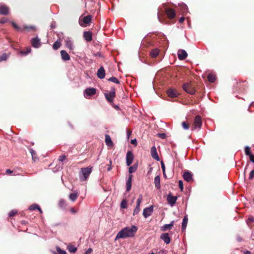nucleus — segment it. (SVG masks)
Masks as SVG:
<instances>
[{"label": "nucleus", "mask_w": 254, "mask_h": 254, "mask_svg": "<svg viewBox=\"0 0 254 254\" xmlns=\"http://www.w3.org/2000/svg\"><path fill=\"white\" fill-rule=\"evenodd\" d=\"M137 230V227L134 226H132L131 227H128L125 228L118 233L116 239L132 237L134 235V234L136 232Z\"/></svg>", "instance_id": "f257e3e1"}, {"label": "nucleus", "mask_w": 254, "mask_h": 254, "mask_svg": "<svg viewBox=\"0 0 254 254\" xmlns=\"http://www.w3.org/2000/svg\"><path fill=\"white\" fill-rule=\"evenodd\" d=\"M104 95L106 100L111 104L113 107L116 109H119L118 106H113V101L116 97V90L114 87H112L111 91L109 93H104Z\"/></svg>", "instance_id": "f03ea898"}, {"label": "nucleus", "mask_w": 254, "mask_h": 254, "mask_svg": "<svg viewBox=\"0 0 254 254\" xmlns=\"http://www.w3.org/2000/svg\"><path fill=\"white\" fill-rule=\"evenodd\" d=\"M92 169V167L81 168L79 173L80 180L82 182L86 181L91 174Z\"/></svg>", "instance_id": "7ed1b4c3"}, {"label": "nucleus", "mask_w": 254, "mask_h": 254, "mask_svg": "<svg viewBox=\"0 0 254 254\" xmlns=\"http://www.w3.org/2000/svg\"><path fill=\"white\" fill-rule=\"evenodd\" d=\"M92 19V16L91 15L84 16L82 14L79 18V24L82 27H86L90 24Z\"/></svg>", "instance_id": "20e7f679"}, {"label": "nucleus", "mask_w": 254, "mask_h": 254, "mask_svg": "<svg viewBox=\"0 0 254 254\" xmlns=\"http://www.w3.org/2000/svg\"><path fill=\"white\" fill-rule=\"evenodd\" d=\"M183 89L187 93L193 95L195 93V89L192 83L190 82L185 83L183 85Z\"/></svg>", "instance_id": "39448f33"}, {"label": "nucleus", "mask_w": 254, "mask_h": 254, "mask_svg": "<svg viewBox=\"0 0 254 254\" xmlns=\"http://www.w3.org/2000/svg\"><path fill=\"white\" fill-rule=\"evenodd\" d=\"M96 92V89L95 88H88L84 90V96L86 98H89L90 96L95 94Z\"/></svg>", "instance_id": "423d86ee"}, {"label": "nucleus", "mask_w": 254, "mask_h": 254, "mask_svg": "<svg viewBox=\"0 0 254 254\" xmlns=\"http://www.w3.org/2000/svg\"><path fill=\"white\" fill-rule=\"evenodd\" d=\"M202 126V121L200 116H196L194 118V123L193 124L192 129L196 128H200Z\"/></svg>", "instance_id": "0eeeda50"}, {"label": "nucleus", "mask_w": 254, "mask_h": 254, "mask_svg": "<svg viewBox=\"0 0 254 254\" xmlns=\"http://www.w3.org/2000/svg\"><path fill=\"white\" fill-rule=\"evenodd\" d=\"M167 94L169 97L171 98H175L179 96V93L178 91L174 89L169 88L167 91Z\"/></svg>", "instance_id": "6e6552de"}, {"label": "nucleus", "mask_w": 254, "mask_h": 254, "mask_svg": "<svg viewBox=\"0 0 254 254\" xmlns=\"http://www.w3.org/2000/svg\"><path fill=\"white\" fill-rule=\"evenodd\" d=\"M134 157L132 153L130 151H128L126 155V163L127 166L130 165L133 160Z\"/></svg>", "instance_id": "1a4fd4ad"}, {"label": "nucleus", "mask_w": 254, "mask_h": 254, "mask_svg": "<svg viewBox=\"0 0 254 254\" xmlns=\"http://www.w3.org/2000/svg\"><path fill=\"white\" fill-rule=\"evenodd\" d=\"M183 178L185 181L190 182L193 180L192 174L188 170H185L183 174Z\"/></svg>", "instance_id": "9d476101"}, {"label": "nucleus", "mask_w": 254, "mask_h": 254, "mask_svg": "<svg viewBox=\"0 0 254 254\" xmlns=\"http://www.w3.org/2000/svg\"><path fill=\"white\" fill-rule=\"evenodd\" d=\"M167 200L168 202L171 206H173L176 203V200H177V197L173 196L171 193L168 194L167 197Z\"/></svg>", "instance_id": "9b49d317"}, {"label": "nucleus", "mask_w": 254, "mask_h": 254, "mask_svg": "<svg viewBox=\"0 0 254 254\" xmlns=\"http://www.w3.org/2000/svg\"><path fill=\"white\" fill-rule=\"evenodd\" d=\"M165 13L167 14V17L170 19H173L176 16V12L175 10L171 8H166Z\"/></svg>", "instance_id": "f8f14e48"}, {"label": "nucleus", "mask_w": 254, "mask_h": 254, "mask_svg": "<svg viewBox=\"0 0 254 254\" xmlns=\"http://www.w3.org/2000/svg\"><path fill=\"white\" fill-rule=\"evenodd\" d=\"M178 56L180 60H184L188 57V54L185 50L180 49L178 52Z\"/></svg>", "instance_id": "ddd939ff"}, {"label": "nucleus", "mask_w": 254, "mask_h": 254, "mask_svg": "<svg viewBox=\"0 0 254 254\" xmlns=\"http://www.w3.org/2000/svg\"><path fill=\"white\" fill-rule=\"evenodd\" d=\"M83 36L87 42H91L92 40L93 34L90 31H86L83 32Z\"/></svg>", "instance_id": "4468645a"}, {"label": "nucleus", "mask_w": 254, "mask_h": 254, "mask_svg": "<svg viewBox=\"0 0 254 254\" xmlns=\"http://www.w3.org/2000/svg\"><path fill=\"white\" fill-rule=\"evenodd\" d=\"M153 211V206H151L149 207H146L144 209L143 212V215L145 218H147V217L151 215V213Z\"/></svg>", "instance_id": "2eb2a0df"}, {"label": "nucleus", "mask_w": 254, "mask_h": 254, "mask_svg": "<svg viewBox=\"0 0 254 254\" xmlns=\"http://www.w3.org/2000/svg\"><path fill=\"white\" fill-rule=\"evenodd\" d=\"M9 8L6 5H0V14L7 15L9 13Z\"/></svg>", "instance_id": "dca6fc26"}, {"label": "nucleus", "mask_w": 254, "mask_h": 254, "mask_svg": "<svg viewBox=\"0 0 254 254\" xmlns=\"http://www.w3.org/2000/svg\"><path fill=\"white\" fill-rule=\"evenodd\" d=\"M160 239L163 240L166 244H169L170 243L171 238L167 233H162L160 236Z\"/></svg>", "instance_id": "f3484780"}, {"label": "nucleus", "mask_w": 254, "mask_h": 254, "mask_svg": "<svg viewBox=\"0 0 254 254\" xmlns=\"http://www.w3.org/2000/svg\"><path fill=\"white\" fill-rule=\"evenodd\" d=\"M151 154L153 158L156 160L157 161L159 160V156L158 155L156 151V148H155V146H153L151 148Z\"/></svg>", "instance_id": "a211bd4d"}, {"label": "nucleus", "mask_w": 254, "mask_h": 254, "mask_svg": "<svg viewBox=\"0 0 254 254\" xmlns=\"http://www.w3.org/2000/svg\"><path fill=\"white\" fill-rule=\"evenodd\" d=\"M31 44L34 48H39L41 46L40 40L37 37L33 38L31 40Z\"/></svg>", "instance_id": "6ab92c4d"}, {"label": "nucleus", "mask_w": 254, "mask_h": 254, "mask_svg": "<svg viewBox=\"0 0 254 254\" xmlns=\"http://www.w3.org/2000/svg\"><path fill=\"white\" fill-rule=\"evenodd\" d=\"M97 76L100 79H103L105 76V70L103 66H101L98 70Z\"/></svg>", "instance_id": "aec40b11"}, {"label": "nucleus", "mask_w": 254, "mask_h": 254, "mask_svg": "<svg viewBox=\"0 0 254 254\" xmlns=\"http://www.w3.org/2000/svg\"><path fill=\"white\" fill-rule=\"evenodd\" d=\"M61 55L62 60L64 61H69L70 59L69 55L65 50H62L61 51Z\"/></svg>", "instance_id": "412c9836"}, {"label": "nucleus", "mask_w": 254, "mask_h": 254, "mask_svg": "<svg viewBox=\"0 0 254 254\" xmlns=\"http://www.w3.org/2000/svg\"><path fill=\"white\" fill-rule=\"evenodd\" d=\"M181 12L183 14L187 13L188 11V8L187 5L184 3H181L179 4Z\"/></svg>", "instance_id": "4be33fe9"}, {"label": "nucleus", "mask_w": 254, "mask_h": 254, "mask_svg": "<svg viewBox=\"0 0 254 254\" xmlns=\"http://www.w3.org/2000/svg\"><path fill=\"white\" fill-rule=\"evenodd\" d=\"M174 222L172 221L169 224H165L161 228V230L162 231H166L167 230L172 229L174 226Z\"/></svg>", "instance_id": "5701e85b"}, {"label": "nucleus", "mask_w": 254, "mask_h": 254, "mask_svg": "<svg viewBox=\"0 0 254 254\" xmlns=\"http://www.w3.org/2000/svg\"><path fill=\"white\" fill-rule=\"evenodd\" d=\"M132 175H130L128 176V179L126 182V191H129L131 188V181Z\"/></svg>", "instance_id": "b1692460"}, {"label": "nucleus", "mask_w": 254, "mask_h": 254, "mask_svg": "<svg viewBox=\"0 0 254 254\" xmlns=\"http://www.w3.org/2000/svg\"><path fill=\"white\" fill-rule=\"evenodd\" d=\"M105 143L108 146H113V143L112 141L110 136L109 134L105 135Z\"/></svg>", "instance_id": "393cba45"}, {"label": "nucleus", "mask_w": 254, "mask_h": 254, "mask_svg": "<svg viewBox=\"0 0 254 254\" xmlns=\"http://www.w3.org/2000/svg\"><path fill=\"white\" fill-rule=\"evenodd\" d=\"M188 216L187 215L185 216L183 219V222H182V230L183 231L186 230L187 225V223H188Z\"/></svg>", "instance_id": "a878e982"}, {"label": "nucleus", "mask_w": 254, "mask_h": 254, "mask_svg": "<svg viewBox=\"0 0 254 254\" xmlns=\"http://www.w3.org/2000/svg\"><path fill=\"white\" fill-rule=\"evenodd\" d=\"M154 184L157 189L160 188V178L159 176H156L154 178Z\"/></svg>", "instance_id": "bb28decb"}, {"label": "nucleus", "mask_w": 254, "mask_h": 254, "mask_svg": "<svg viewBox=\"0 0 254 254\" xmlns=\"http://www.w3.org/2000/svg\"><path fill=\"white\" fill-rule=\"evenodd\" d=\"M159 52L158 49H154L150 51V55L152 58H155L158 55Z\"/></svg>", "instance_id": "cd10ccee"}, {"label": "nucleus", "mask_w": 254, "mask_h": 254, "mask_svg": "<svg viewBox=\"0 0 254 254\" xmlns=\"http://www.w3.org/2000/svg\"><path fill=\"white\" fill-rule=\"evenodd\" d=\"M78 195L79 194L78 192L72 193L69 194V198L71 201H74L77 199Z\"/></svg>", "instance_id": "c85d7f7f"}, {"label": "nucleus", "mask_w": 254, "mask_h": 254, "mask_svg": "<svg viewBox=\"0 0 254 254\" xmlns=\"http://www.w3.org/2000/svg\"><path fill=\"white\" fill-rule=\"evenodd\" d=\"M65 46L70 50H72L73 49V44L70 40L67 39L65 41Z\"/></svg>", "instance_id": "c756f323"}, {"label": "nucleus", "mask_w": 254, "mask_h": 254, "mask_svg": "<svg viewBox=\"0 0 254 254\" xmlns=\"http://www.w3.org/2000/svg\"><path fill=\"white\" fill-rule=\"evenodd\" d=\"M11 24L13 28L17 31H22L23 30V28L19 26L15 22H11Z\"/></svg>", "instance_id": "7c9ffc66"}, {"label": "nucleus", "mask_w": 254, "mask_h": 254, "mask_svg": "<svg viewBox=\"0 0 254 254\" xmlns=\"http://www.w3.org/2000/svg\"><path fill=\"white\" fill-rule=\"evenodd\" d=\"M207 78L208 81L211 83H213L216 80V76L213 74H209Z\"/></svg>", "instance_id": "2f4dec72"}, {"label": "nucleus", "mask_w": 254, "mask_h": 254, "mask_svg": "<svg viewBox=\"0 0 254 254\" xmlns=\"http://www.w3.org/2000/svg\"><path fill=\"white\" fill-rule=\"evenodd\" d=\"M61 43L60 41L57 40V41H56L53 45V48L55 50H58L59 48H60V47H61Z\"/></svg>", "instance_id": "473e14b6"}, {"label": "nucleus", "mask_w": 254, "mask_h": 254, "mask_svg": "<svg viewBox=\"0 0 254 254\" xmlns=\"http://www.w3.org/2000/svg\"><path fill=\"white\" fill-rule=\"evenodd\" d=\"M31 51V49L30 47H27L25 50L21 51L20 53L22 55H26L27 54L29 53Z\"/></svg>", "instance_id": "72a5a7b5"}, {"label": "nucleus", "mask_w": 254, "mask_h": 254, "mask_svg": "<svg viewBox=\"0 0 254 254\" xmlns=\"http://www.w3.org/2000/svg\"><path fill=\"white\" fill-rule=\"evenodd\" d=\"M127 203L126 199H123L121 203V207L122 208H127Z\"/></svg>", "instance_id": "f704fd0d"}, {"label": "nucleus", "mask_w": 254, "mask_h": 254, "mask_svg": "<svg viewBox=\"0 0 254 254\" xmlns=\"http://www.w3.org/2000/svg\"><path fill=\"white\" fill-rule=\"evenodd\" d=\"M23 30H25L28 31L32 30L35 31V27L33 26H25L23 28Z\"/></svg>", "instance_id": "c9c22d12"}, {"label": "nucleus", "mask_w": 254, "mask_h": 254, "mask_svg": "<svg viewBox=\"0 0 254 254\" xmlns=\"http://www.w3.org/2000/svg\"><path fill=\"white\" fill-rule=\"evenodd\" d=\"M108 81L113 82L116 84H119L120 81L116 77H111L108 79Z\"/></svg>", "instance_id": "e433bc0d"}, {"label": "nucleus", "mask_w": 254, "mask_h": 254, "mask_svg": "<svg viewBox=\"0 0 254 254\" xmlns=\"http://www.w3.org/2000/svg\"><path fill=\"white\" fill-rule=\"evenodd\" d=\"M67 249L70 253H75L77 251V248L73 246H69Z\"/></svg>", "instance_id": "4c0bfd02"}, {"label": "nucleus", "mask_w": 254, "mask_h": 254, "mask_svg": "<svg viewBox=\"0 0 254 254\" xmlns=\"http://www.w3.org/2000/svg\"><path fill=\"white\" fill-rule=\"evenodd\" d=\"M183 127L185 129H188L190 127V124L187 122H183L182 124Z\"/></svg>", "instance_id": "58836bf2"}, {"label": "nucleus", "mask_w": 254, "mask_h": 254, "mask_svg": "<svg viewBox=\"0 0 254 254\" xmlns=\"http://www.w3.org/2000/svg\"><path fill=\"white\" fill-rule=\"evenodd\" d=\"M7 57L8 56L6 54H2L0 56V62L3 61H6L7 59Z\"/></svg>", "instance_id": "ea45409f"}, {"label": "nucleus", "mask_w": 254, "mask_h": 254, "mask_svg": "<svg viewBox=\"0 0 254 254\" xmlns=\"http://www.w3.org/2000/svg\"><path fill=\"white\" fill-rule=\"evenodd\" d=\"M245 152L246 155H247L250 156V155L252 154L251 151V148L248 146H246L245 148Z\"/></svg>", "instance_id": "a19ab883"}, {"label": "nucleus", "mask_w": 254, "mask_h": 254, "mask_svg": "<svg viewBox=\"0 0 254 254\" xmlns=\"http://www.w3.org/2000/svg\"><path fill=\"white\" fill-rule=\"evenodd\" d=\"M39 206L37 204H32L29 206V209L30 210H35L36 209H38V208H39Z\"/></svg>", "instance_id": "79ce46f5"}, {"label": "nucleus", "mask_w": 254, "mask_h": 254, "mask_svg": "<svg viewBox=\"0 0 254 254\" xmlns=\"http://www.w3.org/2000/svg\"><path fill=\"white\" fill-rule=\"evenodd\" d=\"M140 211V205H136L135 209H134L133 214L135 215L139 213Z\"/></svg>", "instance_id": "37998d69"}, {"label": "nucleus", "mask_w": 254, "mask_h": 254, "mask_svg": "<svg viewBox=\"0 0 254 254\" xmlns=\"http://www.w3.org/2000/svg\"><path fill=\"white\" fill-rule=\"evenodd\" d=\"M17 213V211L16 210H12L10 211L8 214V216L9 217H13L15 216Z\"/></svg>", "instance_id": "c03bdc74"}, {"label": "nucleus", "mask_w": 254, "mask_h": 254, "mask_svg": "<svg viewBox=\"0 0 254 254\" xmlns=\"http://www.w3.org/2000/svg\"><path fill=\"white\" fill-rule=\"evenodd\" d=\"M142 194H140L139 195V197L138 198H137V201H136V205H140V203L142 200Z\"/></svg>", "instance_id": "a18cd8bd"}, {"label": "nucleus", "mask_w": 254, "mask_h": 254, "mask_svg": "<svg viewBox=\"0 0 254 254\" xmlns=\"http://www.w3.org/2000/svg\"><path fill=\"white\" fill-rule=\"evenodd\" d=\"M57 251L58 253L60 254H66V252L65 251L62 250L60 248L57 247Z\"/></svg>", "instance_id": "49530a36"}, {"label": "nucleus", "mask_w": 254, "mask_h": 254, "mask_svg": "<svg viewBox=\"0 0 254 254\" xmlns=\"http://www.w3.org/2000/svg\"><path fill=\"white\" fill-rule=\"evenodd\" d=\"M158 137L162 138V139H165L166 137V135L165 133H157L156 135Z\"/></svg>", "instance_id": "de8ad7c7"}, {"label": "nucleus", "mask_w": 254, "mask_h": 254, "mask_svg": "<svg viewBox=\"0 0 254 254\" xmlns=\"http://www.w3.org/2000/svg\"><path fill=\"white\" fill-rule=\"evenodd\" d=\"M136 171V170L135 169V168L133 167H132V166H130L128 168V172L130 173V174H131V173H133L134 172H135V171Z\"/></svg>", "instance_id": "09e8293b"}, {"label": "nucleus", "mask_w": 254, "mask_h": 254, "mask_svg": "<svg viewBox=\"0 0 254 254\" xmlns=\"http://www.w3.org/2000/svg\"><path fill=\"white\" fill-rule=\"evenodd\" d=\"M66 156L65 155H62L60 156L58 160L61 162H63L64 160H65Z\"/></svg>", "instance_id": "8fccbe9b"}, {"label": "nucleus", "mask_w": 254, "mask_h": 254, "mask_svg": "<svg viewBox=\"0 0 254 254\" xmlns=\"http://www.w3.org/2000/svg\"><path fill=\"white\" fill-rule=\"evenodd\" d=\"M59 205L61 207H64L66 205L65 201L64 200H61L59 202Z\"/></svg>", "instance_id": "3c124183"}, {"label": "nucleus", "mask_w": 254, "mask_h": 254, "mask_svg": "<svg viewBox=\"0 0 254 254\" xmlns=\"http://www.w3.org/2000/svg\"><path fill=\"white\" fill-rule=\"evenodd\" d=\"M179 186L180 189L182 191L183 190L184 187H183V182L182 180L179 181Z\"/></svg>", "instance_id": "603ef678"}, {"label": "nucleus", "mask_w": 254, "mask_h": 254, "mask_svg": "<svg viewBox=\"0 0 254 254\" xmlns=\"http://www.w3.org/2000/svg\"><path fill=\"white\" fill-rule=\"evenodd\" d=\"M254 177V169L251 171L250 173L249 180H252Z\"/></svg>", "instance_id": "864d4df0"}, {"label": "nucleus", "mask_w": 254, "mask_h": 254, "mask_svg": "<svg viewBox=\"0 0 254 254\" xmlns=\"http://www.w3.org/2000/svg\"><path fill=\"white\" fill-rule=\"evenodd\" d=\"M161 168L163 172H165V166L163 161L161 162Z\"/></svg>", "instance_id": "5fc2aeb1"}, {"label": "nucleus", "mask_w": 254, "mask_h": 254, "mask_svg": "<svg viewBox=\"0 0 254 254\" xmlns=\"http://www.w3.org/2000/svg\"><path fill=\"white\" fill-rule=\"evenodd\" d=\"M249 156L250 161L254 163V155L252 154L251 155H250Z\"/></svg>", "instance_id": "6e6d98bb"}, {"label": "nucleus", "mask_w": 254, "mask_h": 254, "mask_svg": "<svg viewBox=\"0 0 254 254\" xmlns=\"http://www.w3.org/2000/svg\"><path fill=\"white\" fill-rule=\"evenodd\" d=\"M248 221L250 222H254V217L253 216H249L248 218Z\"/></svg>", "instance_id": "4d7b16f0"}, {"label": "nucleus", "mask_w": 254, "mask_h": 254, "mask_svg": "<svg viewBox=\"0 0 254 254\" xmlns=\"http://www.w3.org/2000/svg\"><path fill=\"white\" fill-rule=\"evenodd\" d=\"M70 211L73 214H75L77 212V210H75L73 207H71L70 208Z\"/></svg>", "instance_id": "13d9d810"}, {"label": "nucleus", "mask_w": 254, "mask_h": 254, "mask_svg": "<svg viewBox=\"0 0 254 254\" xmlns=\"http://www.w3.org/2000/svg\"><path fill=\"white\" fill-rule=\"evenodd\" d=\"M111 164H112V160L110 159V165H109V167L107 168V171H110V170H111V169L112 168V166H111Z\"/></svg>", "instance_id": "bf43d9fd"}, {"label": "nucleus", "mask_w": 254, "mask_h": 254, "mask_svg": "<svg viewBox=\"0 0 254 254\" xmlns=\"http://www.w3.org/2000/svg\"><path fill=\"white\" fill-rule=\"evenodd\" d=\"M131 143L132 144H134L135 145H137V141H136V139H132L131 140Z\"/></svg>", "instance_id": "052dcab7"}, {"label": "nucleus", "mask_w": 254, "mask_h": 254, "mask_svg": "<svg viewBox=\"0 0 254 254\" xmlns=\"http://www.w3.org/2000/svg\"><path fill=\"white\" fill-rule=\"evenodd\" d=\"M94 55L95 56H98V57H102L101 53H100V52H97L96 53L94 54Z\"/></svg>", "instance_id": "680f3d73"}, {"label": "nucleus", "mask_w": 254, "mask_h": 254, "mask_svg": "<svg viewBox=\"0 0 254 254\" xmlns=\"http://www.w3.org/2000/svg\"><path fill=\"white\" fill-rule=\"evenodd\" d=\"M185 18L184 17H181L179 19L180 23H183L184 21Z\"/></svg>", "instance_id": "e2e57ef3"}, {"label": "nucleus", "mask_w": 254, "mask_h": 254, "mask_svg": "<svg viewBox=\"0 0 254 254\" xmlns=\"http://www.w3.org/2000/svg\"><path fill=\"white\" fill-rule=\"evenodd\" d=\"M6 172L7 174H11V173H12L13 172V171H11L10 169H7L6 170Z\"/></svg>", "instance_id": "0e129e2a"}, {"label": "nucleus", "mask_w": 254, "mask_h": 254, "mask_svg": "<svg viewBox=\"0 0 254 254\" xmlns=\"http://www.w3.org/2000/svg\"><path fill=\"white\" fill-rule=\"evenodd\" d=\"M137 166H138L137 164H135L133 166H132V167H134L136 170H137Z\"/></svg>", "instance_id": "69168bd1"}, {"label": "nucleus", "mask_w": 254, "mask_h": 254, "mask_svg": "<svg viewBox=\"0 0 254 254\" xmlns=\"http://www.w3.org/2000/svg\"><path fill=\"white\" fill-rule=\"evenodd\" d=\"M245 254H252L251 252L250 251H246L245 252Z\"/></svg>", "instance_id": "338daca9"}, {"label": "nucleus", "mask_w": 254, "mask_h": 254, "mask_svg": "<svg viewBox=\"0 0 254 254\" xmlns=\"http://www.w3.org/2000/svg\"><path fill=\"white\" fill-rule=\"evenodd\" d=\"M91 251H92V250H91V249H89L88 250V251L86 252V254H88V253H90Z\"/></svg>", "instance_id": "774afa93"}]
</instances>
